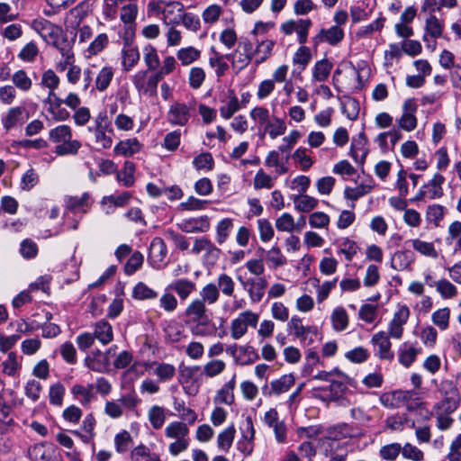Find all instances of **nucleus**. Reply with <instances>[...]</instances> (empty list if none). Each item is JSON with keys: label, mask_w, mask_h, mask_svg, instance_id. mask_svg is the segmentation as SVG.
Returning a JSON list of instances; mask_svg holds the SVG:
<instances>
[{"label": "nucleus", "mask_w": 461, "mask_h": 461, "mask_svg": "<svg viewBox=\"0 0 461 461\" xmlns=\"http://www.w3.org/2000/svg\"><path fill=\"white\" fill-rule=\"evenodd\" d=\"M184 315L187 318L186 323L193 325L191 327L193 335L204 336L206 334L205 328L212 321V312L206 304L194 298L187 304Z\"/></svg>", "instance_id": "nucleus-1"}, {"label": "nucleus", "mask_w": 461, "mask_h": 461, "mask_svg": "<svg viewBox=\"0 0 461 461\" xmlns=\"http://www.w3.org/2000/svg\"><path fill=\"white\" fill-rule=\"evenodd\" d=\"M49 139L53 143H59L55 147V153L59 156L76 155L81 148V143L72 139L71 128L66 124L51 129Z\"/></svg>", "instance_id": "nucleus-2"}, {"label": "nucleus", "mask_w": 461, "mask_h": 461, "mask_svg": "<svg viewBox=\"0 0 461 461\" xmlns=\"http://www.w3.org/2000/svg\"><path fill=\"white\" fill-rule=\"evenodd\" d=\"M164 433L167 438L173 440L168 446L171 456H176L188 448L190 439L187 423L179 420L169 422Z\"/></svg>", "instance_id": "nucleus-3"}, {"label": "nucleus", "mask_w": 461, "mask_h": 461, "mask_svg": "<svg viewBox=\"0 0 461 461\" xmlns=\"http://www.w3.org/2000/svg\"><path fill=\"white\" fill-rule=\"evenodd\" d=\"M32 27L46 42L52 44L57 49L62 47L64 43H67L65 41H60L62 34L61 28L48 20L42 18L36 19L32 22Z\"/></svg>", "instance_id": "nucleus-4"}, {"label": "nucleus", "mask_w": 461, "mask_h": 461, "mask_svg": "<svg viewBox=\"0 0 461 461\" xmlns=\"http://www.w3.org/2000/svg\"><path fill=\"white\" fill-rule=\"evenodd\" d=\"M259 321V315L250 310L240 312L230 321V331L233 339H241L248 331V328H256Z\"/></svg>", "instance_id": "nucleus-5"}, {"label": "nucleus", "mask_w": 461, "mask_h": 461, "mask_svg": "<svg viewBox=\"0 0 461 461\" xmlns=\"http://www.w3.org/2000/svg\"><path fill=\"white\" fill-rule=\"evenodd\" d=\"M239 430L240 438L236 443L237 449L245 456H249L254 451V441L256 438V430L250 416H247L240 423Z\"/></svg>", "instance_id": "nucleus-6"}, {"label": "nucleus", "mask_w": 461, "mask_h": 461, "mask_svg": "<svg viewBox=\"0 0 461 461\" xmlns=\"http://www.w3.org/2000/svg\"><path fill=\"white\" fill-rule=\"evenodd\" d=\"M417 109L418 105L414 99L410 98L404 101L402 115L396 119V122L400 129L408 132L416 129L418 124V120L415 115Z\"/></svg>", "instance_id": "nucleus-7"}, {"label": "nucleus", "mask_w": 461, "mask_h": 461, "mask_svg": "<svg viewBox=\"0 0 461 461\" xmlns=\"http://www.w3.org/2000/svg\"><path fill=\"white\" fill-rule=\"evenodd\" d=\"M29 118V113L24 106H12L7 109L1 119L3 128L9 131L22 126Z\"/></svg>", "instance_id": "nucleus-8"}, {"label": "nucleus", "mask_w": 461, "mask_h": 461, "mask_svg": "<svg viewBox=\"0 0 461 461\" xmlns=\"http://www.w3.org/2000/svg\"><path fill=\"white\" fill-rule=\"evenodd\" d=\"M312 26L310 19L289 20L281 24L280 30L285 35L296 32L298 42L304 44L307 41L308 32Z\"/></svg>", "instance_id": "nucleus-9"}, {"label": "nucleus", "mask_w": 461, "mask_h": 461, "mask_svg": "<svg viewBox=\"0 0 461 461\" xmlns=\"http://www.w3.org/2000/svg\"><path fill=\"white\" fill-rule=\"evenodd\" d=\"M167 249L165 241L159 238H154L149 245V261L155 269H162L166 266Z\"/></svg>", "instance_id": "nucleus-10"}, {"label": "nucleus", "mask_w": 461, "mask_h": 461, "mask_svg": "<svg viewBox=\"0 0 461 461\" xmlns=\"http://www.w3.org/2000/svg\"><path fill=\"white\" fill-rule=\"evenodd\" d=\"M191 253L200 255L203 253L205 261L214 263L220 257L221 250L207 238H196L194 241Z\"/></svg>", "instance_id": "nucleus-11"}, {"label": "nucleus", "mask_w": 461, "mask_h": 461, "mask_svg": "<svg viewBox=\"0 0 461 461\" xmlns=\"http://www.w3.org/2000/svg\"><path fill=\"white\" fill-rule=\"evenodd\" d=\"M409 317V308L405 305L400 306L389 322L386 333L393 339H400L403 334V326L407 323Z\"/></svg>", "instance_id": "nucleus-12"}, {"label": "nucleus", "mask_w": 461, "mask_h": 461, "mask_svg": "<svg viewBox=\"0 0 461 461\" xmlns=\"http://www.w3.org/2000/svg\"><path fill=\"white\" fill-rule=\"evenodd\" d=\"M167 119L171 125L185 126L190 119V108L184 103L174 102L168 108Z\"/></svg>", "instance_id": "nucleus-13"}, {"label": "nucleus", "mask_w": 461, "mask_h": 461, "mask_svg": "<svg viewBox=\"0 0 461 461\" xmlns=\"http://www.w3.org/2000/svg\"><path fill=\"white\" fill-rule=\"evenodd\" d=\"M391 338L385 331H378L372 336L371 343L377 348L376 355L381 359L392 360L394 354L392 348Z\"/></svg>", "instance_id": "nucleus-14"}, {"label": "nucleus", "mask_w": 461, "mask_h": 461, "mask_svg": "<svg viewBox=\"0 0 461 461\" xmlns=\"http://www.w3.org/2000/svg\"><path fill=\"white\" fill-rule=\"evenodd\" d=\"M244 288H247V292L249 300L253 303H259L264 295L266 288L267 287V281L264 276L258 278H249L246 282H242Z\"/></svg>", "instance_id": "nucleus-15"}, {"label": "nucleus", "mask_w": 461, "mask_h": 461, "mask_svg": "<svg viewBox=\"0 0 461 461\" xmlns=\"http://www.w3.org/2000/svg\"><path fill=\"white\" fill-rule=\"evenodd\" d=\"M184 12L185 6L181 2L166 4L164 5V13L161 21L166 26L179 25L181 24Z\"/></svg>", "instance_id": "nucleus-16"}, {"label": "nucleus", "mask_w": 461, "mask_h": 461, "mask_svg": "<svg viewBox=\"0 0 461 461\" xmlns=\"http://www.w3.org/2000/svg\"><path fill=\"white\" fill-rule=\"evenodd\" d=\"M177 225L181 230L186 233L205 232L210 229V221L207 216L185 219Z\"/></svg>", "instance_id": "nucleus-17"}, {"label": "nucleus", "mask_w": 461, "mask_h": 461, "mask_svg": "<svg viewBox=\"0 0 461 461\" xmlns=\"http://www.w3.org/2000/svg\"><path fill=\"white\" fill-rule=\"evenodd\" d=\"M92 204L88 193H84L80 196H68L65 199L66 208L72 212H87Z\"/></svg>", "instance_id": "nucleus-18"}, {"label": "nucleus", "mask_w": 461, "mask_h": 461, "mask_svg": "<svg viewBox=\"0 0 461 461\" xmlns=\"http://www.w3.org/2000/svg\"><path fill=\"white\" fill-rule=\"evenodd\" d=\"M344 389L345 384L342 382L331 379L329 385L315 388L314 391L320 393V397L322 400L336 401L339 398ZM315 395H318L317 393H315Z\"/></svg>", "instance_id": "nucleus-19"}, {"label": "nucleus", "mask_w": 461, "mask_h": 461, "mask_svg": "<svg viewBox=\"0 0 461 461\" xmlns=\"http://www.w3.org/2000/svg\"><path fill=\"white\" fill-rule=\"evenodd\" d=\"M140 60V52L136 46H132L126 40L122 49V66L124 71H130Z\"/></svg>", "instance_id": "nucleus-20"}, {"label": "nucleus", "mask_w": 461, "mask_h": 461, "mask_svg": "<svg viewBox=\"0 0 461 461\" xmlns=\"http://www.w3.org/2000/svg\"><path fill=\"white\" fill-rule=\"evenodd\" d=\"M295 384V377L293 374H285L271 381L269 395L278 396L290 390Z\"/></svg>", "instance_id": "nucleus-21"}, {"label": "nucleus", "mask_w": 461, "mask_h": 461, "mask_svg": "<svg viewBox=\"0 0 461 461\" xmlns=\"http://www.w3.org/2000/svg\"><path fill=\"white\" fill-rule=\"evenodd\" d=\"M196 289V285L189 279L180 278L172 282L167 290L175 291L180 300L187 299Z\"/></svg>", "instance_id": "nucleus-22"}, {"label": "nucleus", "mask_w": 461, "mask_h": 461, "mask_svg": "<svg viewBox=\"0 0 461 461\" xmlns=\"http://www.w3.org/2000/svg\"><path fill=\"white\" fill-rule=\"evenodd\" d=\"M276 41L270 39L258 41L255 50L252 51L255 56V64L259 65L267 60L273 52Z\"/></svg>", "instance_id": "nucleus-23"}, {"label": "nucleus", "mask_w": 461, "mask_h": 461, "mask_svg": "<svg viewBox=\"0 0 461 461\" xmlns=\"http://www.w3.org/2000/svg\"><path fill=\"white\" fill-rule=\"evenodd\" d=\"M222 105L220 107L221 116L228 120L235 113L240 109V101L237 95L232 90H229L225 95V98L221 100Z\"/></svg>", "instance_id": "nucleus-24"}, {"label": "nucleus", "mask_w": 461, "mask_h": 461, "mask_svg": "<svg viewBox=\"0 0 461 461\" xmlns=\"http://www.w3.org/2000/svg\"><path fill=\"white\" fill-rule=\"evenodd\" d=\"M367 140L362 132L358 135L357 139H354L350 148V156L359 164H363L366 160L368 149L366 148Z\"/></svg>", "instance_id": "nucleus-25"}, {"label": "nucleus", "mask_w": 461, "mask_h": 461, "mask_svg": "<svg viewBox=\"0 0 461 461\" xmlns=\"http://www.w3.org/2000/svg\"><path fill=\"white\" fill-rule=\"evenodd\" d=\"M95 419L93 414H87L79 430H74L72 433L78 437L84 443H89L95 437Z\"/></svg>", "instance_id": "nucleus-26"}, {"label": "nucleus", "mask_w": 461, "mask_h": 461, "mask_svg": "<svg viewBox=\"0 0 461 461\" xmlns=\"http://www.w3.org/2000/svg\"><path fill=\"white\" fill-rule=\"evenodd\" d=\"M425 34L423 35V41H427L428 37L438 39L442 36L444 30V23L434 14H430L425 20Z\"/></svg>", "instance_id": "nucleus-27"}, {"label": "nucleus", "mask_w": 461, "mask_h": 461, "mask_svg": "<svg viewBox=\"0 0 461 461\" xmlns=\"http://www.w3.org/2000/svg\"><path fill=\"white\" fill-rule=\"evenodd\" d=\"M331 326L335 331L340 332L345 330L349 323V317L342 306H337L330 314Z\"/></svg>", "instance_id": "nucleus-28"}, {"label": "nucleus", "mask_w": 461, "mask_h": 461, "mask_svg": "<svg viewBox=\"0 0 461 461\" xmlns=\"http://www.w3.org/2000/svg\"><path fill=\"white\" fill-rule=\"evenodd\" d=\"M44 104H50L48 112L53 116L55 120L64 121L68 118L69 113L64 108L60 107L61 104H64V99L59 98L55 93L54 95H52L50 101L48 96L44 100Z\"/></svg>", "instance_id": "nucleus-29"}, {"label": "nucleus", "mask_w": 461, "mask_h": 461, "mask_svg": "<svg viewBox=\"0 0 461 461\" xmlns=\"http://www.w3.org/2000/svg\"><path fill=\"white\" fill-rule=\"evenodd\" d=\"M243 52H241L239 49L235 50L233 54H229L226 56L228 59H232L233 65H240V68H244L247 67L252 59L253 54L251 50L250 43H244L242 46Z\"/></svg>", "instance_id": "nucleus-30"}, {"label": "nucleus", "mask_w": 461, "mask_h": 461, "mask_svg": "<svg viewBox=\"0 0 461 461\" xmlns=\"http://www.w3.org/2000/svg\"><path fill=\"white\" fill-rule=\"evenodd\" d=\"M142 145L136 138L121 140L115 147L114 152L124 157H131L140 151Z\"/></svg>", "instance_id": "nucleus-31"}, {"label": "nucleus", "mask_w": 461, "mask_h": 461, "mask_svg": "<svg viewBox=\"0 0 461 461\" xmlns=\"http://www.w3.org/2000/svg\"><path fill=\"white\" fill-rule=\"evenodd\" d=\"M114 76V68L111 66L103 67L97 73L95 80V87L99 92L105 91Z\"/></svg>", "instance_id": "nucleus-32"}, {"label": "nucleus", "mask_w": 461, "mask_h": 461, "mask_svg": "<svg viewBox=\"0 0 461 461\" xmlns=\"http://www.w3.org/2000/svg\"><path fill=\"white\" fill-rule=\"evenodd\" d=\"M332 63L329 61L327 59H323L315 62L312 68V82H324L330 77V71L332 69Z\"/></svg>", "instance_id": "nucleus-33"}, {"label": "nucleus", "mask_w": 461, "mask_h": 461, "mask_svg": "<svg viewBox=\"0 0 461 461\" xmlns=\"http://www.w3.org/2000/svg\"><path fill=\"white\" fill-rule=\"evenodd\" d=\"M236 434V429L230 424L221 431L217 436V447L220 450L227 453L230 449Z\"/></svg>", "instance_id": "nucleus-34"}, {"label": "nucleus", "mask_w": 461, "mask_h": 461, "mask_svg": "<svg viewBox=\"0 0 461 461\" xmlns=\"http://www.w3.org/2000/svg\"><path fill=\"white\" fill-rule=\"evenodd\" d=\"M235 378L233 377L228 383H226L216 393L214 397L215 403H224L231 405L234 402V388H235Z\"/></svg>", "instance_id": "nucleus-35"}, {"label": "nucleus", "mask_w": 461, "mask_h": 461, "mask_svg": "<svg viewBox=\"0 0 461 461\" xmlns=\"http://www.w3.org/2000/svg\"><path fill=\"white\" fill-rule=\"evenodd\" d=\"M309 281L316 287V299L319 303L328 298L330 291L337 284V278L330 281H325L322 284H320V280L318 278H310Z\"/></svg>", "instance_id": "nucleus-36"}, {"label": "nucleus", "mask_w": 461, "mask_h": 461, "mask_svg": "<svg viewBox=\"0 0 461 461\" xmlns=\"http://www.w3.org/2000/svg\"><path fill=\"white\" fill-rule=\"evenodd\" d=\"M201 57V50L193 47L188 46L185 48H181L176 51V58L180 63L187 67L192 63L198 60Z\"/></svg>", "instance_id": "nucleus-37"}, {"label": "nucleus", "mask_w": 461, "mask_h": 461, "mask_svg": "<svg viewBox=\"0 0 461 461\" xmlns=\"http://www.w3.org/2000/svg\"><path fill=\"white\" fill-rule=\"evenodd\" d=\"M196 298L206 305H212L218 302L220 291L215 284L209 283L202 287Z\"/></svg>", "instance_id": "nucleus-38"}, {"label": "nucleus", "mask_w": 461, "mask_h": 461, "mask_svg": "<svg viewBox=\"0 0 461 461\" xmlns=\"http://www.w3.org/2000/svg\"><path fill=\"white\" fill-rule=\"evenodd\" d=\"M94 337L104 345L110 343L113 338L111 324L104 321L96 322L95 324Z\"/></svg>", "instance_id": "nucleus-39"}, {"label": "nucleus", "mask_w": 461, "mask_h": 461, "mask_svg": "<svg viewBox=\"0 0 461 461\" xmlns=\"http://www.w3.org/2000/svg\"><path fill=\"white\" fill-rule=\"evenodd\" d=\"M414 260L411 251H397L392 258V267L397 271H402L410 267Z\"/></svg>", "instance_id": "nucleus-40"}, {"label": "nucleus", "mask_w": 461, "mask_h": 461, "mask_svg": "<svg viewBox=\"0 0 461 461\" xmlns=\"http://www.w3.org/2000/svg\"><path fill=\"white\" fill-rule=\"evenodd\" d=\"M406 243H410L412 249L422 256L431 258H438V252L432 242L424 241L420 239H412L408 240Z\"/></svg>", "instance_id": "nucleus-41"}, {"label": "nucleus", "mask_w": 461, "mask_h": 461, "mask_svg": "<svg viewBox=\"0 0 461 461\" xmlns=\"http://www.w3.org/2000/svg\"><path fill=\"white\" fill-rule=\"evenodd\" d=\"M142 53L148 70H157L160 65V59L156 47L151 44H147L143 47Z\"/></svg>", "instance_id": "nucleus-42"}, {"label": "nucleus", "mask_w": 461, "mask_h": 461, "mask_svg": "<svg viewBox=\"0 0 461 461\" xmlns=\"http://www.w3.org/2000/svg\"><path fill=\"white\" fill-rule=\"evenodd\" d=\"M148 420L154 429L163 427L166 420V410L159 405H153L148 411Z\"/></svg>", "instance_id": "nucleus-43"}, {"label": "nucleus", "mask_w": 461, "mask_h": 461, "mask_svg": "<svg viewBox=\"0 0 461 461\" xmlns=\"http://www.w3.org/2000/svg\"><path fill=\"white\" fill-rule=\"evenodd\" d=\"M444 181L445 177L437 173L433 176L431 180L423 186V188L428 189V196L430 199H438L443 195L442 185Z\"/></svg>", "instance_id": "nucleus-44"}, {"label": "nucleus", "mask_w": 461, "mask_h": 461, "mask_svg": "<svg viewBox=\"0 0 461 461\" xmlns=\"http://www.w3.org/2000/svg\"><path fill=\"white\" fill-rule=\"evenodd\" d=\"M264 131L269 135L271 139L274 140L285 132L286 125L282 119L278 117H273L272 119L270 118L266 123L264 126Z\"/></svg>", "instance_id": "nucleus-45"}, {"label": "nucleus", "mask_w": 461, "mask_h": 461, "mask_svg": "<svg viewBox=\"0 0 461 461\" xmlns=\"http://www.w3.org/2000/svg\"><path fill=\"white\" fill-rule=\"evenodd\" d=\"M441 401L435 403L433 411H441L453 413L460 404V394L452 396H441Z\"/></svg>", "instance_id": "nucleus-46"}, {"label": "nucleus", "mask_w": 461, "mask_h": 461, "mask_svg": "<svg viewBox=\"0 0 461 461\" xmlns=\"http://www.w3.org/2000/svg\"><path fill=\"white\" fill-rule=\"evenodd\" d=\"M86 364L93 371L102 373L108 370L110 359L106 356H103L102 352L98 351L94 357H86Z\"/></svg>", "instance_id": "nucleus-47"}, {"label": "nucleus", "mask_w": 461, "mask_h": 461, "mask_svg": "<svg viewBox=\"0 0 461 461\" xmlns=\"http://www.w3.org/2000/svg\"><path fill=\"white\" fill-rule=\"evenodd\" d=\"M131 461H159V457L151 453L147 446L140 444L131 450Z\"/></svg>", "instance_id": "nucleus-48"}, {"label": "nucleus", "mask_w": 461, "mask_h": 461, "mask_svg": "<svg viewBox=\"0 0 461 461\" xmlns=\"http://www.w3.org/2000/svg\"><path fill=\"white\" fill-rule=\"evenodd\" d=\"M293 201L294 208L302 212H308L313 210L318 204L317 199L303 194L294 196Z\"/></svg>", "instance_id": "nucleus-49"}, {"label": "nucleus", "mask_w": 461, "mask_h": 461, "mask_svg": "<svg viewBox=\"0 0 461 461\" xmlns=\"http://www.w3.org/2000/svg\"><path fill=\"white\" fill-rule=\"evenodd\" d=\"M113 129H104L103 126L94 129L95 141L103 149H109L113 145Z\"/></svg>", "instance_id": "nucleus-50"}, {"label": "nucleus", "mask_w": 461, "mask_h": 461, "mask_svg": "<svg viewBox=\"0 0 461 461\" xmlns=\"http://www.w3.org/2000/svg\"><path fill=\"white\" fill-rule=\"evenodd\" d=\"M61 54V60L57 64V70L62 72L70 68L75 62L74 52L68 43H64L58 49Z\"/></svg>", "instance_id": "nucleus-51"}, {"label": "nucleus", "mask_w": 461, "mask_h": 461, "mask_svg": "<svg viewBox=\"0 0 461 461\" xmlns=\"http://www.w3.org/2000/svg\"><path fill=\"white\" fill-rule=\"evenodd\" d=\"M131 198V194L128 192H123L119 195L105 196L102 200V203L106 207V213H110L113 211L116 206L125 205Z\"/></svg>", "instance_id": "nucleus-52"}, {"label": "nucleus", "mask_w": 461, "mask_h": 461, "mask_svg": "<svg viewBox=\"0 0 461 461\" xmlns=\"http://www.w3.org/2000/svg\"><path fill=\"white\" fill-rule=\"evenodd\" d=\"M93 389V384H88L86 387L81 384H75L72 387L71 392L78 398L79 402L83 406H86L88 405L94 398Z\"/></svg>", "instance_id": "nucleus-53"}, {"label": "nucleus", "mask_w": 461, "mask_h": 461, "mask_svg": "<svg viewBox=\"0 0 461 461\" xmlns=\"http://www.w3.org/2000/svg\"><path fill=\"white\" fill-rule=\"evenodd\" d=\"M223 14V7L217 4L208 5L202 13V19L205 24L212 25L217 23Z\"/></svg>", "instance_id": "nucleus-54"}, {"label": "nucleus", "mask_w": 461, "mask_h": 461, "mask_svg": "<svg viewBox=\"0 0 461 461\" xmlns=\"http://www.w3.org/2000/svg\"><path fill=\"white\" fill-rule=\"evenodd\" d=\"M436 291L443 299H452L457 294V288L449 280L442 278L435 283Z\"/></svg>", "instance_id": "nucleus-55"}, {"label": "nucleus", "mask_w": 461, "mask_h": 461, "mask_svg": "<svg viewBox=\"0 0 461 461\" xmlns=\"http://www.w3.org/2000/svg\"><path fill=\"white\" fill-rule=\"evenodd\" d=\"M11 80L14 84L13 86L23 92H28L32 86V79L23 69L15 71L13 74Z\"/></svg>", "instance_id": "nucleus-56"}, {"label": "nucleus", "mask_w": 461, "mask_h": 461, "mask_svg": "<svg viewBox=\"0 0 461 461\" xmlns=\"http://www.w3.org/2000/svg\"><path fill=\"white\" fill-rule=\"evenodd\" d=\"M259 358L256 349L251 346H240L239 347V355L237 357V362L240 365L246 366L250 365Z\"/></svg>", "instance_id": "nucleus-57"}, {"label": "nucleus", "mask_w": 461, "mask_h": 461, "mask_svg": "<svg viewBox=\"0 0 461 461\" xmlns=\"http://www.w3.org/2000/svg\"><path fill=\"white\" fill-rule=\"evenodd\" d=\"M174 409L178 412L179 418L185 421L187 425H192L197 420L198 416L196 412L193 409L186 407L183 401H176L174 402Z\"/></svg>", "instance_id": "nucleus-58"}, {"label": "nucleus", "mask_w": 461, "mask_h": 461, "mask_svg": "<svg viewBox=\"0 0 461 461\" xmlns=\"http://www.w3.org/2000/svg\"><path fill=\"white\" fill-rule=\"evenodd\" d=\"M420 353V348L412 346L401 348L398 356L399 363L405 367H409L416 360Z\"/></svg>", "instance_id": "nucleus-59"}, {"label": "nucleus", "mask_w": 461, "mask_h": 461, "mask_svg": "<svg viewBox=\"0 0 461 461\" xmlns=\"http://www.w3.org/2000/svg\"><path fill=\"white\" fill-rule=\"evenodd\" d=\"M153 374L158 377L160 382H167L175 376L176 367L167 363H155Z\"/></svg>", "instance_id": "nucleus-60"}, {"label": "nucleus", "mask_w": 461, "mask_h": 461, "mask_svg": "<svg viewBox=\"0 0 461 461\" xmlns=\"http://www.w3.org/2000/svg\"><path fill=\"white\" fill-rule=\"evenodd\" d=\"M450 309L444 307L437 310L431 315V321L439 330H446L449 326Z\"/></svg>", "instance_id": "nucleus-61"}, {"label": "nucleus", "mask_w": 461, "mask_h": 461, "mask_svg": "<svg viewBox=\"0 0 461 461\" xmlns=\"http://www.w3.org/2000/svg\"><path fill=\"white\" fill-rule=\"evenodd\" d=\"M41 86L49 89V99L54 95L55 89L59 86V77L51 69L46 70L41 77Z\"/></svg>", "instance_id": "nucleus-62"}, {"label": "nucleus", "mask_w": 461, "mask_h": 461, "mask_svg": "<svg viewBox=\"0 0 461 461\" xmlns=\"http://www.w3.org/2000/svg\"><path fill=\"white\" fill-rule=\"evenodd\" d=\"M311 60L312 52L310 48L306 46L299 47L293 56V63L294 65H298L301 68V70H304Z\"/></svg>", "instance_id": "nucleus-63"}, {"label": "nucleus", "mask_w": 461, "mask_h": 461, "mask_svg": "<svg viewBox=\"0 0 461 461\" xmlns=\"http://www.w3.org/2000/svg\"><path fill=\"white\" fill-rule=\"evenodd\" d=\"M29 455L32 461H52L50 448L43 444H38L31 447Z\"/></svg>", "instance_id": "nucleus-64"}]
</instances>
